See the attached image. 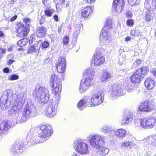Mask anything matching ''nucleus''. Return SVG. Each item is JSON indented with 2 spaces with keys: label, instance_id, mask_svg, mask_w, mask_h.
<instances>
[{
  "label": "nucleus",
  "instance_id": "nucleus-51",
  "mask_svg": "<svg viewBox=\"0 0 156 156\" xmlns=\"http://www.w3.org/2000/svg\"><path fill=\"white\" fill-rule=\"evenodd\" d=\"M17 86L19 89H22L23 88V84L21 82L18 83L17 84Z\"/></svg>",
  "mask_w": 156,
  "mask_h": 156
},
{
  "label": "nucleus",
  "instance_id": "nucleus-16",
  "mask_svg": "<svg viewBox=\"0 0 156 156\" xmlns=\"http://www.w3.org/2000/svg\"><path fill=\"white\" fill-rule=\"evenodd\" d=\"M96 52L93 56L91 64L94 66H98L103 64L105 62V59L101 52L96 51Z\"/></svg>",
  "mask_w": 156,
  "mask_h": 156
},
{
  "label": "nucleus",
  "instance_id": "nucleus-59",
  "mask_svg": "<svg viewBox=\"0 0 156 156\" xmlns=\"http://www.w3.org/2000/svg\"><path fill=\"white\" fill-rule=\"evenodd\" d=\"M0 50L1 52L3 54H5L6 52V51L5 49L3 48H0Z\"/></svg>",
  "mask_w": 156,
  "mask_h": 156
},
{
  "label": "nucleus",
  "instance_id": "nucleus-21",
  "mask_svg": "<svg viewBox=\"0 0 156 156\" xmlns=\"http://www.w3.org/2000/svg\"><path fill=\"white\" fill-rule=\"evenodd\" d=\"M56 66L57 71L58 73H63L66 66V60L65 58L61 57L59 58Z\"/></svg>",
  "mask_w": 156,
  "mask_h": 156
},
{
  "label": "nucleus",
  "instance_id": "nucleus-46",
  "mask_svg": "<svg viewBox=\"0 0 156 156\" xmlns=\"http://www.w3.org/2000/svg\"><path fill=\"white\" fill-rule=\"evenodd\" d=\"M41 48H47L49 45V42L46 41L41 43Z\"/></svg>",
  "mask_w": 156,
  "mask_h": 156
},
{
  "label": "nucleus",
  "instance_id": "nucleus-37",
  "mask_svg": "<svg viewBox=\"0 0 156 156\" xmlns=\"http://www.w3.org/2000/svg\"><path fill=\"white\" fill-rule=\"evenodd\" d=\"M29 39L28 38H24L19 40L17 43V44L20 47L25 46L28 42Z\"/></svg>",
  "mask_w": 156,
  "mask_h": 156
},
{
  "label": "nucleus",
  "instance_id": "nucleus-19",
  "mask_svg": "<svg viewBox=\"0 0 156 156\" xmlns=\"http://www.w3.org/2000/svg\"><path fill=\"white\" fill-rule=\"evenodd\" d=\"M143 128L149 129L153 128L156 124V119L153 117L142 119Z\"/></svg>",
  "mask_w": 156,
  "mask_h": 156
},
{
  "label": "nucleus",
  "instance_id": "nucleus-9",
  "mask_svg": "<svg viewBox=\"0 0 156 156\" xmlns=\"http://www.w3.org/2000/svg\"><path fill=\"white\" fill-rule=\"evenodd\" d=\"M73 146L76 151L81 154H87L89 152L88 144L81 139L75 140Z\"/></svg>",
  "mask_w": 156,
  "mask_h": 156
},
{
  "label": "nucleus",
  "instance_id": "nucleus-22",
  "mask_svg": "<svg viewBox=\"0 0 156 156\" xmlns=\"http://www.w3.org/2000/svg\"><path fill=\"white\" fill-rule=\"evenodd\" d=\"M10 121L4 120L0 124V134L1 135L6 134L8 132V129L10 128Z\"/></svg>",
  "mask_w": 156,
  "mask_h": 156
},
{
  "label": "nucleus",
  "instance_id": "nucleus-45",
  "mask_svg": "<svg viewBox=\"0 0 156 156\" xmlns=\"http://www.w3.org/2000/svg\"><path fill=\"white\" fill-rule=\"evenodd\" d=\"M139 0H128V2L130 5L133 6L138 3Z\"/></svg>",
  "mask_w": 156,
  "mask_h": 156
},
{
  "label": "nucleus",
  "instance_id": "nucleus-1",
  "mask_svg": "<svg viewBox=\"0 0 156 156\" xmlns=\"http://www.w3.org/2000/svg\"><path fill=\"white\" fill-rule=\"evenodd\" d=\"M25 100L26 98L23 93L17 95L16 102L12 108L8 111V114L10 115L14 116L18 115L16 121L17 123H22L30 118L34 117L35 115L36 108L33 105L24 107L22 109L20 113H18V110L21 109Z\"/></svg>",
  "mask_w": 156,
  "mask_h": 156
},
{
  "label": "nucleus",
  "instance_id": "nucleus-8",
  "mask_svg": "<svg viewBox=\"0 0 156 156\" xmlns=\"http://www.w3.org/2000/svg\"><path fill=\"white\" fill-rule=\"evenodd\" d=\"M147 66H144L138 69L130 77L131 81L136 84L140 83L141 78L144 77L149 71Z\"/></svg>",
  "mask_w": 156,
  "mask_h": 156
},
{
  "label": "nucleus",
  "instance_id": "nucleus-12",
  "mask_svg": "<svg viewBox=\"0 0 156 156\" xmlns=\"http://www.w3.org/2000/svg\"><path fill=\"white\" fill-rule=\"evenodd\" d=\"M51 85L53 88V90L55 94L57 93L61 90V80L57 75H52L50 78Z\"/></svg>",
  "mask_w": 156,
  "mask_h": 156
},
{
  "label": "nucleus",
  "instance_id": "nucleus-7",
  "mask_svg": "<svg viewBox=\"0 0 156 156\" xmlns=\"http://www.w3.org/2000/svg\"><path fill=\"white\" fill-rule=\"evenodd\" d=\"M112 23L111 19L107 20L106 23L101 30L100 35V40L101 41L106 43L112 41V38L109 36V33L108 31L112 28Z\"/></svg>",
  "mask_w": 156,
  "mask_h": 156
},
{
  "label": "nucleus",
  "instance_id": "nucleus-62",
  "mask_svg": "<svg viewBox=\"0 0 156 156\" xmlns=\"http://www.w3.org/2000/svg\"><path fill=\"white\" fill-rule=\"evenodd\" d=\"M14 62V60L12 59H9L8 61V63L9 65L12 64Z\"/></svg>",
  "mask_w": 156,
  "mask_h": 156
},
{
  "label": "nucleus",
  "instance_id": "nucleus-34",
  "mask_svg": "<svg viewBox=\"0 0 156 156\" xmlns=\"http://www.w3.org/2000/svg\"><path fill=\"white\" fill-rule=\"evenodd\" d=\"M133 146V142L132 141H125L122 143L121 147L122 148H126L130 149Z\"/></svg>",
  "mask_w": 156,
  "mask_h": 156
},
{
  "label": "nucleus",
  "instance_id": "nucleus-41",
  "mask_svg": "<svg viewBox=\"0 0 156 156\" xmlns=\"http://www.w3.org/2000/svg\"><path fill=\"white\" fill-rule=\"evenodd\" d=\"M142 119L140 120V119H136L134 121L135 126L136 127H139L141 126L143 127V125L142 124Z\"/></svg>",
  "mask_w": 156,
  "mask_h": 156
},
{
  "label": "nucleus",
  "instance_id": "nucleus-11",
  "mask_svg": "<svg viewBox=\"0 0 156 156\" xmlns=\"http://www.w3.org/2000/svg\"><path fill=\"white\" fill-rule=\"evenodd\" d=\"M59 101H51L48 102L45 108V114L47 117L51 118L56 114V110Z\"/></svg>",
  "mask_w": 156,
  "mask_h": 156
},
{
  "label": "nucleus",
  "instance_id": "nucleus-25",
  "mask_svg": "<svg viewBox=\"0 0 156 156\" xmlns=\"http://www.w3.org/2000/svg\"><path fill=\"white\" fill-rule=\"evenodd\" d=\"M92 7L91 6H87L82 9L81 15L85 18H89L92 12Z\"/></svg>",
  "mask_w": 156,
  "mask_h": 156
},
{
  "label": "nucleus",
  "instance_id": "nucleus-36",
  "mask_svg": "<svg viewBox=\"0 0 156 156\" xmlns=\"http://www.w3.org/2000/svg\"><path fill=\"white\" fill-rule=\"evenodd\" d=\"M40 45L38 46L37 45H33L30 47L28 49V53H31L34 52H37L40 48Z\"/></svg>",
  "mask_w": 156,
  "mask_h": 156
},
{
  "label": "nucleus",
  "instance_id": "nucleus-5",
  "mask_svg": "<svg viewBox=\"0 0 156 156\" xmlns=\"http://www.w3.org/2000/svg\"><path fill=\"white\" fill-rule=\"evenodd\" d=\"M102 131L110 137H112L115 135L117 138L121 139H123L127 133L126 131L122 128L119 129L114 131L113 128L106 126L102 127Z\"/></svg>",
  "mask_w": 156,
  "mask_h": 156
},
{
  "label": "nucleus",
  "instance_id": "nucleus-14",
  "mask_svg": "<svg viewBox=\"0 0 156 156\" xmlns=\"http://www.w3.org/2000/svg\"><path fill=\"white\" fill-rule=\"evenodd\" d=\"M92 95L94 106L98 105L102 103L104 100V92L102 90H94Z\"/></svg>",
  "mask_w": 156,
  "mask_h": 156
},
{
  "label": "nucleus",
  "instance_id": "nucleus-20",
  "mask_svg": "<svg viewBox=\"0 0 156 156\" xmlns=\"http://www.w3.org/2000/svg\"><path fill=\"white\" fill-rule=\"evenodd\" d=\"M133 117L131 112L129 111H126L122 118V125H127L131 123L133 120Z\"/></svg>",
  "mask_w": 156,
  "mask_h": 156
},
{
  "label": "nucleus",
  "instance_id": "nucleus-40",
  "mask_svg": "<svg viewBox=\"0 0 156 156\" xmlns=\"http://www.w3.org/2000/svg\"><path fill=\"white\" fill-rule=\"evenodd\" d=\"M12 95V90H7L3 93V95L6 97L8 99Z\"/></svg>",
  "mask_w": 156,
  "mask_h": 156
},
{
  "label": "nucleus",
  "instance_id": "nucleus-56",
  "mask_svg": "<svg viewBox=\"0 0 156 156\" xmlns=\"http://www.w3.org/2000/svg\"><path fill=\"white\" fill-rule=\"evenodd\" d=\"M17 16L16 15H14L13 17H12L10 20L11 22H13L15 20H16L17 18Z\"/></svg>",
  "mask_w": 156,
  "mask_h": 156
},
{
  "label": "nucleus",
  "instance_id": "nucleus-10",
  "mask_svg": "<svg viewBox=\"0 0 156 156\" xmlns=\"http://www.w3.org/2000/svg\"><path fill=\"white\" fill-rule=\"evenodd\" d=\"M87 139L92 147L95 149L104 145L105 143L104 139L99 134L90 135Z\"/></svg>",
  "mask_w": 156,
  "mask_h": 156
},
{
  "label": "nucleus",
  "instance_id": "nucleus-24",
  "mask_svg": "<svg viewBox=\"0 0 156 156\" xmlns=\"http://www.w3.org/2000/svg\"><path fill=\"white\" fill-rule=\"evenodd\" d=\"M155 84V80L152 77L147 78L144 82L145 85L148 90H151L154 88Z\"/></svg>",
  "mask_w": 156,
  "mask_h": 156
},
{
  "label": "nucleus",
  "instance_id": "nucleus-4",
  "mask_svg": "<svg viewBox=\"0 0 156 156\" xmlns=\"http://www.w3.org/2000/svg\"><path fill=\"white\" fill-rule=\"evenodd\" d=\"M94 70L92 69H88L84 73V80L83 83H80L79 89L81 93L86 91L87 89V87L90 86L93 84V77L94 74Z\"/></svg>",
  "mask_w": 156,
  "mask_h": 156
},
{
  "label": "nucleus",
  "instance_id": "nucleus-49",
  "mask_svg": "<svg viewBox=\"0 0 156 156\" xmlns=\"http://www.w3.org/2000/svg\"><path fill=\"white\" fill-rule=\"evenodd\" d=\"M35 36L34 34H33L31 35L30 37V40H29V44H30L31 43H32L33 41L35 40Z\"/></svg>",
  "mask_w": 156,
  "mask_h": 156
},
{
  "label": "nucleus",
  "instance_id": "nucleus-28",
  "mask_svg": "<svg viewBox=\"0 0 156 156\" xmlns=\"http://www.w3.org/2000/svg\"><path fill=\"white\" fill-rule=\"evenodd\" d=\"M144 19L148 22H150L153 19L154 16L153 11L151 10H144Z\"/></svg>",
  "mask_w": 156,
  "mask_h": 156
},
{
  "label": "nucleus",
  "instance_id": "nucleus-18",
  "mask_svg": "<svg viewBox=\"0 0 156 156\" xmlns=\"http://www.w3.org/2000/svg\"><path fill=\"white\" fill-rule=\"evenodd\" d=\"M124 7V0H114L112 10L119 13L121 12Z\"/></svg>",
  "mask_w": 156,
  "mask_h": 156
},
{
  "label": "nucleus",
  "instance_id": "nucleus-50",
  "mask_svg": "<svg viewBox=\"0 0 156 156\" xmlns=\"http://www.w3.org/2000/svg\"><path fill=\"white\" fill-rule=\"evenodd\" d=\"M126 23L128 26H131L134 24V22L132 19H129L127 20Z\"/></svg>",
  "mask_w": 156,
  "mask_h": 156
},
{
  "label": "nucleus",
  "instance_id": "nucleus-44",
  "mask_svg": "<svg viewBox=\"0 0 156 156\" xmlns=\"http://www.w3.org/2000/svg\"><path fill=\"white\" fill-rule=\"evenodd\" d=\"M19 76L17 75L13 74L9 76L8 77V79H9V80H13L18 79L19 78Z\"/></svg>",
  "mask_w": 156,
  "mask_h": 156
},
{
  "label": "nucleus",
  "instance_id": "nucleus-53",
  "mask_svg": "<svg viewBox=\"0 0 156 156\" xmlns=\"http://www.w3.org/2000/svg\"><path fill=\"white\" fill-rule=\"evenodd\" d=\"M126 16L128 18H131L132 16V14L130 12L128 11L126 13Z\"/></svg>",
  "mask_w": 156,
  "mask_h": 156
},
{
  "label": "nucleus",
  "instance_id": "nucleus-29",
  "mask_svg": "<svg viewBox=\"0 0 156 156\" xmlns=\"http://www.w3.org/2000/svg\"><path fill=\"white\" fill-rule=\"evenodd\" d=\"M36 130L34 128H32L28 132L26 137V139L29 142L33 141L32 138L34 136H39Z\"/></svg>",
  "mask_w": 156,
  "mask_h": 156
},
{
  "label": "nucleus",
  "instance_id": "nucleus-31",
  "mask_svg": "<svg viewBox=\"0 0 156 156\" xmlns=\"http://www.w3.org/2000/svg\"><path fill=\"white\" fill-rule=\"evenodd\" d=\"M11 102L8 100H5L3 101H1L0 107L1 109L3 110H5L9 107L11 105Z\"/></svg>",
  "mask_w": 156,
  "mask_h": 156
},
{
  "label": "nucleus",
  "instance_id": "nucleus-23",
  "mask_svg": "<svg viewBox=\"0 0 156 156\" xmlns=\"http://www.w3.org/2000/svg\"><path fill=\"white\" fill-rule=\"evenodd\" d=\"M47 28L43 26H40L37 27L36 33L37 36L40 38L44 37L46 34Z\"/></svg>",
  "mask_w": 156,
  "mask_h": 156
},
{
  "label": "nucleus",
  "instance_id": "nucleus-13",
  "mask_svg": "<svg viewBox=\"0 0 156 156\" xmlns=\"http://www.w3.org/2000/svg\"><path fill=\"white\" fill-rule=\"evenodd\" d=\"M34 129L37 133V134H39L40 138L45 139L51 134V130L49 127L44 125L37 127Z\"/></svg>",
  "mask_w": 156,
  "mask_h": 156
},
{
  "label": "nucleus",
  "instance_id": "nucleus-15",
  "mask_svg": "<svg viewBox=\"0 0 156 156\" xmlns=\"http://www.w3.org/2000/svg\"><path fill=\"white\" fill-rule=\"evenodd\" d=\"M24 146V144L22 142L16 141L11 146L10 152L14 155L20 154L23 152Z\"/></svg>",
  "mask_w": 156,
  "mask_h": 156
},
{
  "label": "nucleus",
  "instance_id": "nucleus-48",
  "mask_svg": "<svg viewBox=\"0 0 156 156\" xmlns=\"http://www.w3.org/2000/svg\"><path fill=\"white\" fill-rule=\"evenodd\" d=\"M76 31L74 32V35L77 36L80 33V26H78V27L75 28Z\"/></svg>",
  "mask_w": 156,
  "mask_h": 156
},
{
  "label": "nucleus",
  "instance_id": "nucleus-30",
  "mask_svg": "<svg viewBox=\"0 0 156 156\" xmlns=\"http://www.w3.org/2000/svg\"><path fill=\"white\" fill-rule=\"evenodd\" d=\"M112 76L111 73L107 71L103 72L101 77V80L102 82H106L110 80Z\"/></svg>",
  "mask_w": 156,
  "mask_h": 156
},
{
  "label": "nucleus",
  "instance_id": "nucleus-33",
  "mask_svg": "<svg viewBox=\"0 0 156 156\" xmlns=\"http://www.w3.org/2000/svg\"><path fill=\"white\" fill-rule=\"evenodd\" d=\"M83 99L87 106L89 107L94 106L93 102L92 96H86L84 97Z\"/></svg>",
  "mask_w": 156,
  "mask_h": 156
},
{
  "label": "nucleus",
  "instance_id": "nucleus-17",
  "mask_svg": "<svg viewBox=\"0 0 156 156\" xmlns=\"http://www.w3.org/2000/svg\"><path fill=\"white\" fill-rule=\"evenodd\" d=\"M155 107L154 102L146 101L140 104L139 109L140 111L148 112L151 111Z\"/></svg>",
  "mask_w": 156,
  "mask_h": 156
},
{
  "label": "nucleus",
  "instance_id": "nucleus-38",
  "mask_svg": "<svg viewBox=\"0 0 156 156\" xmlns=\"http://www.w3.org/2000/svg\"><path fill=\"white\" fill-rule=\"evenodd\" d=\"M151 0H145L144 4V10H150L151 7L150 3Z\"/></svg>",
  "mask_w": 156,
  "mask_h": 156
},
{
  "label": "nucleus",
  "instance_id": "nucleus-63",
  "mask_svg": "<svg viewBox=\"0 0 156 156\" xmlns=\"http://www.w3.org/2000/svg\"><path fill=\"white\" fill-rule=\"evenodd\" d=\"M60 4H57L56 5V7L57 9L58 10L60 9L61 8H59V7L60 6Z\"/></svg>",
  "mask_w": 156,
  "mask_h": 156
},
{
  "label": "nucleus",
  "instance_id": "nucleus-58",
  "mask_svg": "<svg viewBox=\"0 0 156 156\" xmlns=\"http://www.w3.org/2000/svg\"><path fill=\"white\" fill-rule=\"evenodd\" d=\"M95 0H85L86 2L88 3L92 4L94 3Z\"/></svg>",
  "mask_w": 156,
  "mask_h": 156
},
{
  "label": "nucleus",
  "instance_id": "nucleus-43",
  "mask_svg": "<svg viewBox=\"0 0 156 156\" xmlns=\"http://www.w3.org/2000/svg\"><path fill=\"white\" fill-rule=\"evenodd\" d=\"M141 61L138 59L135 61L132 66L133 68H134L138 67L139 65L141 64Z\"/></svg>",
  "mask_w": 156,
  "mask_h": 156
},
{
  "label": "nucleus",
  "instance_id": "nucleus-35",
  "mask_svg": "<svg viewBox=\"0 0 156 156\" xmlns=\"http://www.w3.org/2000/svg\"><path fill=\"white\" fill-rule=\"evenodd\" d=\"M87 106L86 103L85 102L84 100L83 99H81L77 104V108L80 110H82L84 109Z\"/></svg>",
  "mask_w": 156,
  "mask_h": 156
},
{
  "label": "nucleus",
  "instance_id": "nucleus-27",
  "mask_svg": "<svg viewBox=\"0 0 156 156\" xmlns=\"http://www.w3.org/2000/svg\"><path fill=\"white\" fill-rule=\"evenodd\" d=\"M103 145H101L95 149L97 153L100 156H104L107 154L109 151L108 148L103 146Z\"/></svg>",
  "mask_w": 156,
  "mask_h": 156
},
{
  "label": "nucleus",
  "instance_id": "nucleus-26",
  "mask_svg": "<svg viewBox=\"0 0 156 156\" xmlns=\"http://www.w3.org/2000/svg\"><path fill=\"white\" fill-rule=\"evenodd\" d=\"M143 143L146 144H149L154 145L155 142L156 141V135H151L146 137L143 140Z\"/></svg>",
  "mask_w": 156,
  "mask_h": 156
},
{
  "label": "nucleus",
  "instance_id": "nucleus-55",
  "mask_svg": "<svg viewBox=\"0 0 156 156\" xmlns=\"http://www.w3.org/2000/svg\"><path fill=\"white\" fill-rule=\"evenodd\" d=\"M45 21V19L44 18L42 17L39 21V23L40 24H42Z\"/></svg>",
  "mask_w": 156,
  "mask_h": 156
},
{
  "label": "nucleus",
  "instance_id": "nucleus-60",
  "mask_svg": "<svg viewBox=\"0 0 156 156\" xmlns=\"http://www.w3.org/2000/svg\"><path fill=\"white\" fill-rule=\"evenodd\" d=\"M54 20L56 22H58L59 21V19L58 18L57 15H55L53 16Z\"/></svg>",
  "mask_w": 156,
  "mask_h": 156
},
{
  "label": "nucleus",
  "instance_id": "nucleus-47",
  "mask_svg": "<svg viewBox=\"0 0 156 156\" xmlns=\"http://www.w3.org/2000/svg\"><path fill=\"white\" fill-rule=\"evenodd\" d=\"M44 12L45 15L47 16L50 17L52 16V12L51 11L49 10H46Z\"/></svg>",
  "mask_w": 156,
  "mask_h": 156
},
{
  "label": "nucleus",
  "instance_id": "nucleus-39",
  "mask_svg": "<svg viewBox=\"0 0 156 156\" xmlns=\"http://www.w3.org/2000/svg\"><path fill=\"white\" fill-rule=\"evenodd\" d=\"M130 34L133 36L138 37L141 35V33L139 30H133L130 32Z\"/></svg>",
  "mask_w": 156,
  "mask_h": 156
},
{
  "label": "nucleus",
  "instance_id": "nucleus-3",
  "mask_svg": "<svg viewBox=\"0 0 156 156\" xmlns=\"http://www.w3.org/2000/svg\"><path fill=\"white\" fill-rule=\"evenodd\" d=\"M33 95L40 103H45L48 102L49 100V94L48 89L39 85L36 86Z\"/></svg>",
  "mask_w": 156,
  "mask_h": 156
},
{
  "label": "nucleus",
  "instance_id": "nucleus-42",
  "mask_svg": "<svg viewBox=\"0 0 156 156\" xmlns=\"http://www.w3.org/2000/svg\"><path fill=\"white\" fill-rule=\"evenodd\" d=\"M62 41L64 46H67L69 41V37L68 36H65L63 39Z\"/></svg>",
  "mask_w": 156,
  "mask_h": 156
},
{
  "label": "nucleus",
  "instance_id": "nucleus-64",
  "mask_svg": "<svg viewBox=\"0 0 156 156\" xmlns=\"http://www.w3.org/2000/svg\"><path fill=\"white\" fill-rule=\"evenodd\" d=\"M62 26H61L58 29V33H60L62 30Z\"/></svg>",
  "mask_w": 156,
  "mask_h": 156
},
{
  "label": "nucleus",
  "instance_id": "nucleus-61",
  "mask_svg": "<svg viewBox=\"0 0 156 156\" xmlns=\"http://www.w3.org/2000/svg\"><path fill=\"white\" fill-rule=\"evenodd\" d=\"M59 2V3H60L62 6L63 5H64L65 0H60Z\"/></svg>",
  "mask_w": 156,
  "mask_h": 156
},
{
  "label": "nucleus",
  "instance_id": "nucleus-57",
  "mask_svg": "<svg viewBox=\"0 0 156 156\" xmlns=\"http://www.w3.org/2000/svg\"><path fill=\"white\" fill-rule=\"evenodd\" d=\"M151 71L153 73L154 76L156 77V70L154 69H152Z\"/></svg>",
  "mask_w": 156,
  "mask_h": 156
},
{
  "label": "nucleus",
  "instance_id": "nucleus-2",
  "mask_svg": "<svg viewBox=\"0 0 156 156\" xmlns=\"http://www.w3.org/2000/svg\"><path fill=\"white\" fill-rule=\"evenodd\" d=\"M123 83L113 84L110 89V93L113 99H116L118 97L120 96L123 94L122 89L124 87L128 92L133 91L136 87V84L130 80L127 79H125Z\"/></svg>",
  "mask_w": 156,
  "mask_h": 156
},
{
  "label": "nucleus",
  "instance_id": "nucleus-32",
  "mask_svg": "<svg viewBox=\"0 0 156 156\" xmlns=\"http://www.w3.org/2000/svg\"><path fill=\"white\" fill-rule=\"evenodd\" d=\"M33 141L30 142L33 145H35L38 144L39 143H42L44 142L46 140L45 139H43L40 138L39 136H34L32 138Z\"/></svg>",
  "mask_w": 156,
  "mask_h": 156
},
{
  "label": "nucleus",
  "instance_id": "nucleus-6",
  "mask_svg": "<svg viewBox=\"0 0 156 156\" xmlns=\"http://www.w3.org/2000/svg\"><path fill=\"white\" fill-rule=\"evenodd\" d=\"M23 21L26 24L25 25L23 23L20 22L17 23L16 27L18 33L17 36L20 37H25L28 34L30 29V19L28 18H24Z\"/></svg>",
  "mask_w": 156,
  "mask_h": 156
},
{
  "label": "nucleus",
  "instance_id": "nucleus-52",
  "mask_svg": "<svg viewBox=\"0 0 156 156\" xmlns=\"http://www.w3.org/2000/svg\"><path fill=\"white\" fill-rule=\"evenodd\" d=\"M14 47V46L13 45L10 46L7 49V51L8 52H10L12 51L13 50Z\"/></svg>",
  "mask_w": 156,
  "mask_h": 156
},
{
  "label": "nucleus",
  "instance_id": "nucleus-54",
  "mask_svg": "<svg viewBox=\"0 0 156 156\" xmlns=\"http://www.w3.org/2000/svg\"><path fill=\"white\" fill-rule=\"evenodd\" d=\"M3 71L4 73H8L9 71V69L8 67H6L3 69Z\"/></svg>",
  "mask_w": 156,
  "mask_h": 156
}]
</instances>
